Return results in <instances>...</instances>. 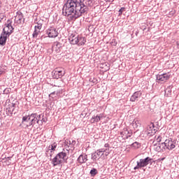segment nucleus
Listing matches in <instances>:
<instances>
[{"mask_svg": "<svg viewBox=\"0 0 179 179\" xmlns=\"http://www.w3.org/2000/svg\"><path fill=\"white\" fill-rule=\"evenodd\" d=\"M133 127L134 128H139V127H141V122L139 120H134L133 122Z\"/></svg>", "mask_w": 179, "mask_h": 179, "instance_id": "4be33fe9", "label": "nucleus"}, {"mask_svg": "<svg viewBox=\"0 0 179 179\" xmlns=\"http://www.w3.org/2000/svg\"><path fill=\"white\" fill-rule=\"evenodd\" d=\"M157 142L160 143L162 142V136H158L156 138Z\"/></svg>", "mask_w": 179, "mask_h": 179, "instance_id": "e433bc0d", "label": "nucleus"}, {"mask_svg": "<svg viewBox=\"0 0 179 179\" xmlns=\"http://www.w3.org/2000/svg\"><path fill=\"white\" fill-rule=\"evenodd\" d=\"M125 10V8L122 7L120 10H119V16H121V15H122V12H124Z\"/></svg>", "mask_w": 179, "mask_h": 179, "instance_id": "c756f323", "label": "nucleus"}, {"mask_svg": "<svg viewBox=\"0 0 179 179\" xmlns=\"http://www.w3.org/2000/svg\"><path fill=\"white\" fill-rule=\"evenodd\" d=\"M110 45L115 47V45H117V41H115V39H112L110 41Z\"/></svg>", "mask_w": 179, "mask_h": 179, "instance_id": "c85d7f7f", "label": "nucleus"}, {"mask_svg": "<svg viewBox=\"0 0 179 179\" xmlns=\"http://www.w3.org/2000/svg\"><path fill=\"white\" fill-rule=\"evenodd\" d=\"M110 155V149L106 148L105 150V156H108Z\"/></svg>", "mask_w": 179, "mask_h": 179, "instance_id": "f704fd0d", "label": "nucleus"}, {"mask_svg": "<svg viewBox=\"0 0 179 179\" xmlns=\"http://www.w3.org/2000/svg\"><path fill=\"white\" fill-rule=\"evenodd\" d=\"M0 106H1V103H0Z\"/></svg>", "mask_w": 179, "mask_h": 179, "instance_id": "864d4df0", "label": "nucleus"}, {"mask_svg": "<svg viewBox=\"0 0 179 179\" xmlns=\"http://www.w3.org/2000/svg\"><path fill=\"white\" fill-rule=\"evenodd\" d=\"M11 90H12L10 88H6L3 90V94H9V93H10Z\"/></svg>", "mask_w": 179, "mask_h": 179, "instance_id": "bb28decb", "label": "nucleus"}, {"mask_svg": "<svg viewBox=\"0 0 179 179\" xmlns=\"http://www.w3.org/2000/svg\"><path fill=\"white\" fill-rule=\"evenodd\" d=\"M0 8H1V1H0Z\"/></svg>", "mask_w": 179, "mask_h": 179, "instance_id": "8fccbe9b", "label": "nucleus"}, {"mask_svg": "<svg viewBox=\"0 0 179 179\" xmlns=\"http://www.w3.org/2000/svg\"><path fill=\"white\" fill-rule=\"evenodd\" d=\"M98 150L101 152V155L106 152V149H104V148H101Z\"/></svg>", "mask_w": 179, "mask_h": 179, "instance_id": "4c0bfd02", "label": "nucleus"}, {"mask_svg": "<svg viewBox=\"0 0 179 179\" xmlns=\"http://www.w3.org/2000/svg\"><path fill=\"white\" fill-rule=\"evenodd\" d=\"M104 147H105V148H110V144L106 143V144L104 145Z\"/></svg>", "mask_w": 179, "mask_h": 179, "instance_id": "c03bdc74", "label": "nucleus"}, {"mask_svg": "<svg viewBox=\"0 0 179 179\" xmlns=\"http://www.w3.org/2000/svg\"><path fill=\"white\" fill-rule=\"evenodd\" d=\"M65 157H66V152L64 151L57 154V155L52 159V164L53 165V167L62 164L64 162L63 160H66Z\"/></svg>", "mask_w": 179, "mask_h": 179, "instance_id": "7ed1b4c3", "label": "nucleus"}, {"mask_svg": "<svg viewBox=\"0 0 179 179\" xmlns=\"http://www.w3.org/2000/svg\"><path fill=\"white\" fill-rule=\"evenodd\" d=\"M87 160H88L87 155H86V154L80 155L77 159L78 162L80 163V164H83L86 163V162H87Z\"/></svg>", "mask_w": 179, "mask_h": 179, "instance_id": "2eb2a0df", "label": "nucleus"}, {"mask_svg": "<svg viewBox=\"0 0 179 179\" xmlns=\"http://www.w3.org/2000/svg\"><path fill=\"white\" fill-rule=\"evenodd\" d=\"M6 114L7 115H9L10 117H12V115L13 114V112L15 111V108L13 109L10 108V107H8L6 108Z\"/></svg>", "mask_w": 179, "mask_h": 179, "instance_id": "aec40b11", "label": "nucleus"}, {"mask_svg": "<svg viewBox=\"0 0 179 179\" xmlns=\"http://www.w3.org/2000/svg\"><path fill=\"white\" fill-rule=\"evenodd\" d=\"M36 118L38 120V124H40V121H41V115H38L36 113Z\"/></svg>", "mask_w": 179, "mask_h": 179, "instance_id": "7c9ffc66", "label": "nucleus"}, {"mask_svg": "<svg viewBox=\"0 0 179 179\" xmlns=\"http://www.w3.org/2000/svg\"><path fill=\"white\" fill-rule=\"evenodd\" d=\"M86 43V38H85V37L81 36H78V43H77V45L80 47V45H85Z\"/></svg>", "mask_w": 179, "mask_h": 179, "instance_id": "a211bd4d", "label": "nucleus"}, {"mask_svg": "<svg viewBox=\"0 0 179 179\" xmlns=\"http://www.w3.org/2000/svg\"><path fill=\"white\" fill-rule=\"evenodd\" d=\"M2 19H3L2 14H0V23L2 22Z\"/></svg>", "mask_w": 179, "mask_h": 179, "instance_id": "37998d69", "label": "nucleus"}, {"mask_svg": "<svg viewBox=\"0 0 179 179\" xmlns=\"http://www.w3.org/2000/svg\"><path fill=\"white\" fill-rule=\"evenodd\" d=\"M47 121H48V119H47V117H44V115H42V119L41 120V124H43V122H47Z\"/></svg>", "mask_w": 179, "mask_h": 179, "instance_id": "cd10ccee", "label": "nucleus"}, {"mask_svg": "<svg viewBox=\"0 0 179 179\" xmlns=\"http://www.w3.org/2000/svg\"><path fill=\"white\" fill-rule=\"evenodd\" d=\"M131 148H134V149H139V148H141V143L136 141L131 144Z\"/></svg>", "mask_w": 179, "mask_h": 179, "instance_id": "412c9836", "label": "nucleus"}, {"mask_svg": "<svg viewBox=\"0 0 179 179\" xmlns=\"http://www.w3.org/2000/svg\"><path fill=\"white\" fill-rule=\"evenodd\" d=\"M78 38H79V35L76 36L74 34H71L69 37V41L70 43L72 44L73 45H76V44L78 45V43H79Z\"/></svg>", "mask_w": 179, "mask_h": 179, "instance_id": "f8f14e48", "label": "nucleus"}, {"mask_svg": "<svg viewBox=\"0 0 179 179\" xmlns=\"http://www.w3.org/2000/svg\"><path fill=\"white\" fill-rule=\"evenodd\" d=\"M90 174L91 177H96L97 174H99V171L96 168H92L91 171H90Z\"/></svg>", "mask_w": 179, "mask_h": 179, "instance_id": "6ab92c4d", "label": "nucleus"}, {"mask_svg": "<svg viewBox=\"0 0 179 179\" xmlns=\"http://www.w3.org/2000/svg\"><path fill=\"white\" fill-rule=\"evenodd\" d=\"M142 97V92L141 91L135 92L130 98V101H138Z\"/></svg>", "mask_w": 179, "mask_h": 179, "instance_id": "9b49d317", "label": "nucleus"}, {"mask_svg": "<svg viewBox=\"0 0 179 179\" xmlns=\"http://www.w3.org/2000/svg\"><path fill=\"white\" fill-rule=\"evenodd\" d=\"M43 27V24L40 22H37V24L35 26L34 29L41 30V28Z\"/></svg>", "mask_w": 179, "mask_h": 179, "instance_id": "b1692460", "label": "nucleus"}, {"mask_svg": "<svg viewBox=\"0 0 179 179\" xmlns=\"http://www.w3.org/2000/svg\"><path fill=\"white\" fill-rule=\"evenodd\" d=\"M45 33L50 38H55L59 34L58 29L54 27H50L45 30Z\"/></svg>", "mask_w": 179, "mask_h": 179, "instance_id": "0eeeda50", "label": "nucleus"}, {"mask_svg": "<svg viewBox=\"0 0 179 179\" xmlns=\"http://www.w3.org/2000/svg\"><path fill=\"white\" fill-rule=\"evenodd\" d=\"M38 33H40V31H37V29H34V33L32 34L33 38H37V36H38Z\"/></svg>", "mask_w": 179, "mask_h": 179, "instance_id": "5701e85b", "label": "nucleus"}, {"mask_svg": "<svg viewBox=\"0 0 179 179\" xmlns=\"http://www.w3.org/2000/svg\"><path fill=\"white\" fill-rule=\"evenodd\" d=\"M155 146H156V144H154Z\"/></svg>", "mask_w": 179, "mask_h": 179, "instance_id": "603ef678", "label": "nucleus"}, {"mask_svg": "<svg viewBox=\"0 0 179 179\" xmlns=\"http://www.w3.org/2000/svg\"><path fill=\"white\" fill-rule=\"evenodd\" d=\"M103 155H104V153L101 154L99 150H97L96 151L92 154L91 159L92 160H93V162H97V160H99V159H100L101 156H103Z\"/></svg>", "mask_w": 179, "mask_h": 179, "instance_id": "ddd939ff", "label": "nucleus"}, {"mask_svg": "<svg viewBox=\"0 0 179 179\" xmlns=\"http://www.w3.org/2000/svg\"><path fill=\"white\" fill-rule=\"evenodd\" d=\"M120 135H122V138H131L132 136V130L129 129L124 128L122 132H120Z\"/></svg>", "mask_w": 179, "mask_h": 179, "instance_id": "9d476101", "label": "nucleus"}, {"mask_svg": "<svg viewBox=\"0 0 179 179\" xmlns=\"http://www.w3.org/2000/svg\"><path fill=\"white\" fill-rule=\"evenodd\" d=\"M16 17L17 19L18 24H20L22 23V20L23 23H24L25 19L23 17V13L21 11L17 12Z\"/></svg>", "mask_w": 179, "mask_h": 179, "instance_id": "dca6fc26", "label": "nucleus"}, {"mask_svg": "<svg viewBox=\"0 0 179 179\" xmlns=\"http://www.w3.org/2000/svg\"><path fill=\"white\" fill-rule=\"evenodd\" d=\"M136 1H138V0H136Z\"/></svg>", "mask_w": 179, "mask_h": 179, "instance_id": "5fc2aeb1", "label": "nucleus"}, {"mask_svg": "<svg viewBox=\"0 0 179 179\" xmlns=\"http://www.w3.org/2000/svg\"><path fill=\"white\" fill-rule=\"evenodd\" d=\"M159 145V146L157 147V150H163V145H162V143H160Z\"/></svg>", "mask_w": 179, "mask_h": 179, "instance_id": "72a5a7b5", "label": "nucleus"}, {"mask_svg": "<svg viewBox=\"0 0 179 179\" xmlns=\"http://www.w3.org/2000/svg\"><path fill=\"white\" fill-rule=\"evenodd\" d=\"M152 163H153V159L149 157L141 159L139 161H137V165L134 168V170H139V169L146 167V166L149 164H152Z\"/></svg>", "mask_w": 179, "mask_h": 179, "instance_id": "20e7f679", "label": "nucleus"}, {"mask_svg": "<svg viewBox=\"0 0 179 179\" xmlns=\"http://www.w3.org/2000/svg\"><path fill=\"white\" fill-rule=\"evenodd\" d=\"M53 79H61L64 75H65V72L61 70H55L52 72Z\"/></svg>", "mask_w": 179, "mask_h": 179, "instance_id": "1a4fd4ad", "label": "nucleus"}, {"mask_svg": "<svg viewBox=\"0 0 179 179\" xmlns=\"http://www.w3.org/2000/svg\"><path fill=\"white\" fill-rule=\"evenodd\" d=\"M165 159H166V157H162V158L158 159V161L159 162H163V160H165Z\"/></svg>", "mask_w": 179, "mask_h": 179, "instance_id": "79ce46f5", "label": "nucleus"}, {"mask_svg": "<svg viewBox=\"0 0 179 179\" xmlns=\"http://www.w3.org/2000/svg\"><path fill=\"white\" fill-rule=\"evenodd\" d=\"M57 143H53L51 145V149L50 150H52V152H55V149H57Z\"/></svg>", "mask_w": 179, "mask_h": 179, "instance_id": "393cba45", "label": "nucleus"}, {"mask_svg": "<svg viewBox=\"0 0 179 179\" xmlns=\"http://www.w3.org/2000/svg\"><path fill=\"white\" fill-rule=\"evenodd\" d=\"M8 24H5V27L3 29L2 32L3 34H6V36H10L12 33H13V30H15V28H13V26H12V20H7Z\"/></svg>", "mask_w": 179, "mask_h": 179, "instance_id": "423d86ee", "label": "nucleus"}, {"mask_svg": "<svg viewBox=\"0 0 179 179\" xmlns=\"http://www.w3.org/2000/svg\"><path fill=\"white\" fill-rule=\"evenodd\" d=\"M171 93V86H169L168 88L166 89L165 93Z\"/></svg>", "mask_w": 179, "mask_h": 179, "instance_id": "473e14b6", "label": "nucleus"}, {"mask_svg": "<svg viewBox=\"0 0 179 179\" xmlns=\"http://www.w3.org/2000/svg\"><path fill=\"white\" fill-rule=\"evenodd\" d=\"M105 65H106V66H107L108 64H107V63H105Z\"/></svg>", "mask_w": 179, "mask_h": 179, "instance_id": "09e8293b", "label": "nucleus"}, {"mask_svg": "<svg viewBox=\"0 0 179 179\" xmlns=\"http://www.w3.org/2000/svg\"><path fill=\"white\" fill-rule=\"evenodd\" d=\"M153 128H155V124H153L152 122H151L150 124V129H153Z\"/></svg>", "mask_w": 179, "mask_h": 179, "instance_id": "58836bf2", "label": "nucleus"}, {"mask_svg": "<svg viewBox=\"0 0 179 179\" xmlns=\"http://www.w3.org/2000/svg\"><path fill=\"white\" fill-rule=\"evenodd\" d=\"M170 79V73H163V74H157L156 75V80H159V82H166Z\"/></svg>", "mask_w": 179, "mask_h": 179, "instance_id": "6e6552de", "label": "nucleus"}, {"mask_svg": "<svg viewBox=\"0 0 179 179\" xmlns=\"http://www.w3.org/2000/svg\"><path fill=\"white\" fill-rule=\"evenodd\" d=\"M162 149H167L168 150H173L177 145V141L173 140L172 138H168L165 140L164 143H162Z\"/></svg>", "mask_w": 179, "mask_h": 179, "instance_id": "39448f33", "label": "nucleus"}, {"mask_svg": "<svg viewBox=\"0 0 179 179\" xmlns=\"http://www.w3.org/2000/svg\"><path fill=\"white\" fill-rule=\"evenodd\" d=\"M50 156H52V154H50Z\"/></svg>", "mask_w": 179, "mask_h": 179, "instance_id": "3c124183", "label": "nucleus"}, {"mask_svg": "<svg viewBox=\"0 0 179 179\" xmlns=\"http://www.w3.org/2000/svg\"><path fill=\"white\" fill-rule=\"evenodd\" d=\"M107 2H114V0H106Z\"/></svg>", "mask_w": 179, "mask_h": 179, "instance_id": "a18cd8bd", "label": "nucleus"}, {"mask_svg": "<svg viewBox=\"0 0 179 179\" xmlns=\"http://www.w3.org/2000/svg\"><path fill=\"white\" fill-rule=\"evenodd\" d=\"M8 37H9L8 35H6L1 32L0 35V45H1V47H3V45H6V41L8 40Z\"/></svg>", "mask_w": 179, "mask_h": 179, "instance_id": "4468645a", "label": "nucleus"}, {"mask_svg": "<svg viewBox=\"0 0 179 179\" xmlns=\"http://www.w3.org/2000/svg\"><path fill=\"white\" fill-rule=\"evenodd\" d=\"M90 82H92V83H97V79L96 78H90Z\"/></svg>", "mask_w": 179, "mask_h": 179, "instance_id": "c9c22d12", "label": "nucleus"}, {"mask_svg": "<svg viewBox=\"0 0 179 179\" xmlns=\"http://www.w3.org/2000/svg\"><path fill=\"white\" fill-rule=\"evenodd\" d=\"M104 115H103V113H101L99 115H97L96 116H94L92 117L91 121L92 122H99V121L101 120V118H103Z\"/></svg>", "mask_w": 179, "mask_h": 179, "instance_id": "f3484780", "label": "nucleus"}, {"mask_svg": "<svg viewBox=\"0 0 179 179\" xmlns=\"http://www.w3.org/2000/svg\"><path fill=\"white\" fill-rule=\"evenodd\" d=\"M69 145H73V146H75V145H76V141L75 140L69 141Z\"/></svg>", "mask_w": 179, "mask_h": 179, "instance_id": "2f4dec72", "label": "nucleus"}, {"mask_svg": "<svg viewBox=\"0 0 179 179\" xmlns=\"http://www.w3.org/2000/svg\"><path fill=\"white\" fill-rule=\"evenodd\" d=\"M54 45H55L57 47V48H58V50H59V48H61V47H62V44L58 41L55 42Z\"/></svg>", "mask_w": 179, "mask_h": 179, "instance_id": "a878e982", "label": "nucleus"}, {"mask_svg": "<svg viewBox=\"0 0 179 179\" xmlns=\"http://www.w3.org/2000/svg\"><path fill=\"white\" fill-rule=\"evenodd\" d=\"M10 108H11L12 110H13V108H14V110H15V107H16V104H15V103H12V106H10Z\"/></svg>", "mask_w": 179, "mask_h": 179, "instance_id": "a19ab883", "label": "nucleus"}, {"mask_svg": "<svg viewBox=\"0 0 179 179\" xmlns=\"http://www.w3.org/2000/svg\"><path fill=\"white\" fill-rule=\"evenodd\" d=\"M37 118V113H31L28 115H25L22 117V124H24V122H29L28 124H27V128L34 127L36 124H38V120Z\"/></svg>", "mask_w": 179, "mask_h": 179, "instance_id": "f03ea898", "label": "nucleus"}, {"mask_svg": "<svg viewBox=\"0 0 179 179\" xmlns=\"http://www.w3.org/2000/svg\"><path fill=\"white\" fill-rule=\"evenodd\" d=\"M53 94H55V92H53L50 93L51 96H52Z\"/></svg>", "mask_w": 179, "mask_h": 179, "instance_id": "49530a36", "label": "nucleus"}, {"mask_svg": "<svg viewBox=\"0 0 179 179\" xmlns=\"http://www.w3.org/2000/svg\"><path fill=\"white\" fill-rule=\"evenodd\" d=\"M4 72H5V71H3V69L0 66V76H1V75H2V73H3Z\"/></svg>", "mask_w": 179, "mask_h": 179, "instance_id": "ea45409f", "label": "nucleus"}, {"mask_svg": "<svg viewBox=\"0 0 179 179\" xmlns=\"http://www.w3.org/2000/svg\"><path fill=\"white\" fill-rule=\"evenodd\" d=\"M108 69H110V67L108 66L107 69H106V71H108Z\"/></svg>", "mask_w": 179, "mask_h": 179, "instance_id": "de8ad7c7", "label": "nucleus"}, {"mask_svg": "<svg viewBox=\"0 0 179 179\" xmlns=\"http://www.w3.org/2000/svg\"><path fill=\"white\" fill-rule=\"evenodd\" d=\"M89 6H93V0H66L63 6L62 15L70 16L71 20H76L87 13Z\"/></svg>", "mask_w": 179, "mask_h": 179, "instance_id": "f257e3e1", "label": "nucleus"}]
</instances>
